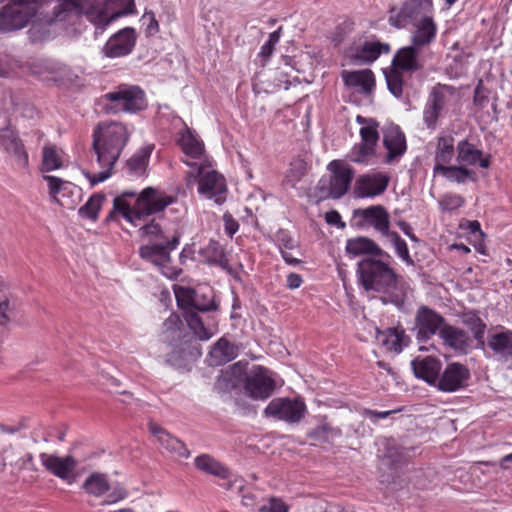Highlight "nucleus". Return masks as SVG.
<instances>
[{
	"instance_id": "nucleus-1",
	"label": "nucleus",
	"mask_w": 512,
	"mask_h": 512,
	"mask_svg": "<svg viewBox=\"0 0 512 512\" xmlns=\"http://www.w3.org/2000/svg\"><path fill=\"white\" fill-rule=\"evenodd\" d=\"M130 137L129 128L120 122L103 121L93 130V150L96 162L100 168L97 173L84 172L92 185L104 182L111 176L112 170L118 161Z\"/></svg>"
},
{
	"instance_id": "nucleus-2",
	"label": "nucleus",
	"mask_w": 512,
	"mask_h": 512,
	"mask_svg": "<svg viewBox=\"0 0 512 512\" xmlns=\"http://www.w3.org/2000/svg\"><path fill=\"white\" fill-rule=\"evenodd\" d=\"M177 197L155 188H144L140 193L124 191L113 201L114 211L134 226H139L144 217L164 211L175 203Z\"/></svg>"
},
{
	"instance_id": "nucleus-3",
	"label": "nucleus",
	"mask_w": 512,
	"mask_h": 512,
	"mask_svg": "<svg viewBox=\"0 0 512 512\" xmlns=\"http://www.w3.org/2000/svg\"><path fill=\"white\" fill-rule=\"evenodd\" d=\"M360 280L366 290L387 293L391 302L397 306L404 303L406 293L398 287L396 275L387 264L370 258L363 259L358 264Z\"/></svg>"
},
{
	"instance_id": "nucleus-4",
	"label": "nucleus",
	"mask_w": 512,
	"mask_h": 512,
	"mask_svg": "<svg viewBox=\"0 0 512 512\" xmlns=\"http://www.w3.org/2000/svg\"><path fill=\"white\" fill-rule=\"evenodd\" d=\"M356 121L361 125L359 134L360 143L355 144L350 150L349 159L357 164L372 165L379 161L377 143L379 140L378 122L372 118L358 115Z\"/></svg>"
},
{
	"instance_id": "nucleus-5",
	"label": "nucleus",
	"mask_w": 512,
	"mask_h": 512,
	"mask_svg": "<svg viewBox=\"0 0 512 512\" xmlns=\"http://www.w3.org/2000/svg\"><path fill=\"white\" fill-rule=\"evenodd\" d=\"M203 166L187 173V184L190 185L198 179V193L214 200L217 204H221L225 200L227 192L226 181L221 174L212 168V161L205 163Z\"/></svg>"
},
{
	"instance_id": "nucleus-6",
	"label": "nucleus",
	"mask_w": 512,
	"mask_h": 512,
	"mask_svg": "<svg viewBox=\"0 0 512 512\" xmlns=\"http://www.w3.org/2000/svg\"><path fill=\"white\" fill-rule=\"evenodd\" d=\"M434 16L433 0H405L400 7L389 10L388 22L402 29L408 25Z\"/></svg>"
},
{
	"instance_id": "nucleus-7",
	"label": "nucleus",
	"mask_w": 512,
	"mask_h": 512,
	"mask_svg": "<svg viewBox=\"0 0 512 512\" xmlns=\"http://www.w3.org/2000/svg\"><path fill=\"white\" fill-rule=\"evenodd\" d=\"M179 241L180 236L174 235L171 241L144 245L140 247V256L142 259L158 267L165 277L170 279L176 278L181 273V269L171 265L169 252L178 246Z\"/></svg>"
},
{
	"instance_id": "nucleus-8",
	"label": "nucleus",
	"mask_w": 512,
	"mask_h": 512,
	"mask_svg": "<svg viewBox=\"0 0 512 512\" xmlns=\"http://www.w3.org/2000/svg\"><path fill=\"white\" fill-rule=\"evenodd\" d=\"M328 169L331 173L330 179H322L319 182V189L326 196L339 199L348 191L354 177V170L342 160H333L329 163Z\"/></svg>"
},
{
	"instance_id": "nucleus-9",
	"label": "nucleus",
	"mask_w": 512,
	"mask_h": 512,
	"mask_svg": "<svg viewBox=\"0 0 512 512\" xmlns=\"http://www.w3.org/2000/svg\"><path fill=\"white\" fill-rule=\"evenodd\" d=\"M179 145L184 157L183 163L190 167V170L200 166L204 167L205 163H209L210 158L206 154L205 145L199 135L186 125L179 132L177 137Z\"/></svg>"
},
{
	"instance_id": "nucleus-10",
	"label": "nucleus",
	"mask_w": 512,
	"mask_h": 512,
	"mask_svg": "<svg viewBox=\"0 0 512 512\" xmlns=\"http://www.w3.org/2000/svg\"><path fill=\"white\" fill-rule=\"evenodd\" d=\"M276 385V377L271 370L254 366L245 378L244 390L254 400H265L273 393Z\"/></svg>"
},
{
	"instance_id": "nucleus-11",
	"label": "nucleus",
	"mask_w": 512,
	"mask_h": 512,
	"mask_svg": "<svg viewBox=\"0 0 512 512\" xmlns=\"http://www.w3.org/2000/svg\"><path fill=\"white\" fill-rule=\"evenodd\" d=\"M306 412V405L300 399L275 398L264 410L267 417L289 423L299 422Z\"/></svg>"
},
{
	"instance_id": "nucleus-12",
	"label": "nucleus",
	"mask_w": 512,
	"mask_h": 512,
	"mask_svg": "<svg viewBox=\"0 0 512 512\" xmlns=\"http://www.w3.org/2000/svg\"><path fill=\"white\" fill-rule=\"evenodd\" d=\"M51 199L67 209H73L80 200L81 189L73 183L52 175L43 176Z\"/></svg>"
},
{
	"instance_id": "nucleus-13",
	"label": "nucleus",
	"mask_w": 512,
	"mask_h": 512,
	"mask_svg": "<svg viewBox=\"0 0 512 512\" xmlns=\"http://www.w3.org/2000/svg\"><path fill=\"white\" fill-rule=\"evenodd\" d=\"M390 177L381 171H371L360 175L354 184L353 193L356 198L373 199L385 193Z\"/></svg>"
},
{
	"instance_id": "nucleus-14",
	"label": "nucleus",
	"mask_w": 512,
	"mask_h": 512,
	"mask_svg": "<svg viewBox=\"0 0 512 512\" xmlns=\"http://www.w3.org/2000/svg\"><path fill=\"white\" fill-rule=\"evenodd\" d=\"M106 98L115 102V108L134 113L145 108V96L137 86L121 85L117 90L106 94Z\"/></svg>"
},
{
	"instance_id": "nucleus-15",
	"label": "nucleus",
	"mask_w": 512,
	"mask_h": 512,
	"mask_svg": "<svg viewBox=\"0 0 512 512\" xmlns=\"http://www.w3.org/2000/svg\"><path fill=\"white\" fill-rule=\"evenodd\" d=\"M445 324L444 318L439 313L426 306H421L415 316L414 329L418 339L428 340L436 333L440 336V329Z\"/></svg>"
},
{
	"instance_id": "nucleus-16",
	"label": "nucleus",
	"mask_w": 512,
	"mask_h": 512,
	"mask_svg": "<svg viewBox=\"0 0 512 512\" xmlns=\"http://www.w3.org/2000/svg\"><path fill=\"white\" fill-rule=\"evenodd\" d=\"M452 95V89L447 86L439 87L432 91L423 111V121L427 128L436 129L438 118L448 105Z\"/></svg>"
},
{
	"instance_id": "nucleus-17",
	"label": "nucleus",
	"mask_w": 512,
	"mask_h": 512,
	"mask_svg": "<svg viewBox=\"0 0 512 512\" xmlns=\"http://www.w3.org/2000/svg\"><path fill=\"white\" fill-rule=\"evenodd\" d=\"M87 493L92 494L96 497H100L106 493L107 500L106 504H113L118 501L125 499L128 495L127 491L121 486L111 487L105 477L102 474H92L89 476L83 485Z\"/></svg>"
},
{
	"instance_id": "nucleus-18",
	"label": "nucleus",
	"mask_w": 512,
	"mask_h": 512,
	"mask_svg": "<svg viewBox=\"0 0 512 512\" xmlns=\"http://www.w3.org/2000/svg\"><path fill=\"white\" fill-rule=\"evenodd\" d=\"M470 377V372L461 363H450L438 377L436 386L444 392H454L464 387Z\"/></svg>"
},
{
	"instance_id": "nucleus-19",
	"label": "nucleus",
	"mask_w": 512,
	"mask_h": 512,
	"mask_svg": "<svg viewBox=\"0 0 512 512\" xmlns=\"http://www.w3.org/2000/svg\"><path fill=\"white\" fill-rule=\"evenodd\" d=\"M136 43V33L133 28L121 29L106 42L103 52L109 58L126 56L131 53Z\"/></svg>"
},
{
	"instance_id": "nucleus-20",
	"label": "nucleus",
	"mask_w": 512,
	"mask_h": 512,
	"mask_svg": "<svg viewBox=\"0 0 512 512\" xmlns=\"http://www.w3.org/2000/svg\"><path fill=\"white\" fill-rule=\"evenodd\" d=\"M383 144L387 150L383 161L387 164L400 158L407 148L404 133L394 124L386 125L383 129Z\"/></svg>"
},
{
	"instance_id": "nucleus-21",
	"label": "nucleus",
	"mask_w": 512,
	"mask_h": 512,
	"mask_svg": "<svg viewBox=\"0 0 512 512\" xmlns=\"http://www.w3.org/2000/svg\"><path fill=\"white\" fill-rule=\"evenodd\" d=\"M40 460L42 465L54 476L69 483L74 481L76 461L73 457H58L47 453H41Z\"/></svg>"
},
{
	"instance_id": "nucleus-22",
	"label": "nucleus",
	"mask_w": 512,
	"mask_h": 512,
	"mask_svg": "<svg viewBox=\"0 0 512 512\" xmlns=\"http://www.w3.org/2000/svg\"><path fill=\"white\" fill-rule=\"evenodd\" d=\"M443 344L458 354H467L473 347V340L466 331L450 324L440 329Z\"/></svg>"
},
{
	"instance_id": "nucleus-23",
	"label": "nucleus",
	"mask_w": 512,
	"mask_h": 512,
	"mask_svg": "<svg viewBox=\"0 0 512 512\" xmlns=\"http://www.w3.org/2000/svg\"><path fill=\"white\" fill-rule=\"evenodd\" d=\"M411 35L410 40L416 47H426L434 42L437 36V23L434 16L421 21L410 24Z\"/></svg>"
},
{
	"instance_id": "nucleus-24",
	"label": "nucleus",
	"mask_w": 512,
	"mask_h": 512,
	"mask_svg": "<svg viewBox=\"0 0 512 512\" xmlns=\"http://www.w3.org/2000/svg\"><path fill=\"white\" fill-rule=\"evenodd\" d=\"M149 430L156 438L157 442L166 449L175 459H187L190 455L189 450L184 443L173 437L155 423L149 424Z\"/></svg>"
},
{
	"instance_id": "nucleus-25",
	"label": "nucleus",
	"mask_w": 512,
	"mask_h": 512,
	"mask_svg": "<svg viewBox=\"0 0 512 512\" xmlns=\"http://www.w3.org/2000/svg\"><path fill=\"white\" fill-rule=\"evenodd\" d=\"M0 145L14 158L18 165L22 167L28 165V155L23 144L11 128H4L0 131Z\"/></svg>"
},
{
	"instance_id": "nucleus-26",
	"label": "nucleus",
	"mask_w": 512,
	"mask_h": 512,
	"mask_svg": "<svg viewBox=\"0 0 512 512\" xmlns=\"http://www.w3.org/2000/svg\"><path fill=\"white\" fill-rule=\"evenodd\" d=\"M412 369L417 378L430 384H436L441 370V362L431 356L417 357L411 362Z\"/></svg>"
},
{
	"instance_id": "nucleus-27",
	"label": "nucleus",
	"mask_w": 512,
	"mask_h": 512,
	"mask_svg": "<svg viewBox=\"0 0 512 512\" xmlns=\"http://www.w3.org/2000/svg\"><path fill=\"white\" fill-rule=\"evenodd\" d=\"M457 156L456 160L458 164L464 167L473 166L479 163L480 167L488 168L490 161L487 157L482 156V151L477 149L473 144L467 140H461L456 146Z\"/></svg>"
},
{
	"instance_id": "nucleus-28",
	"label": "nucleus",
	"mask_w": 512,
	"mask_h": 512,
	"mask_svg": "<svg viewBox=\"0 0 512 512\" xmlns=\"http://www.w3.org/2000/svg\"><path fill=\"white\" fill-rule=\"evenodd\" d=\"M359 215L374 227L382 236L386 237L390 230V216L387 210L381 205L370 206L359 211Z\"/></svg>"
},
{
	"instance_id": "nucleus-29",
	"label": "nucleus",
	"mask_w": 512,
	"mask_h": 512,
	"mask_svg": "<svg viewBox=\"0 0 512 512\" xmlns=\"http://www.w3.org/2000/svg\"><path fill=\"white\" fill-rule=\"evenodd\" d=\"M455 156V139L453 135L443 133L437 137L436 148L434 151V166L444 167L452 161Z\"/></svg>"
},
{
	"instance_id": "nucleus-30",
	"label": "nucleus",
	"mask_w": 512,
	"mask_h": 512,
	"mask_svg": "<svg viewBox=\"0 0 512 512\" xmlns=\"http://www.w3.org/2000/svg\"><path fill=\"white\" fill-rule=\"evenodd\" d=\"M342 78L347 86L357 88L363 93H370L375 87L374 74L369 69L343 71Z\"/></svg>"
},
{
	"instance_id": "nucleus-31",
	"label": "nucleus",
	"mask_w": 512,
	"mask_h": 512,
	"mask_svg": "<svg viewBox=\"0 0 512 512\" xmlns=\"http://www.w3.org/2000/svg\"><path fill=\"white\" fill-rule=\"evenodd\" d=\"M238 355V347L221 337L211 348L209 352L211 365L219 366L235 359Z\"/></svg>"
},
{
	"instance_id": "nucleus-32",
	"label": "nucleus",
	"mask_w": 512,
	"mask_h": 512,
	"mask_svg": "<svg viewBox=\"0 0 512 512\" xmlns=\"http://www.w3.org/2000/svg\"><path fill=\"white\" fill-rule=\"evenodd\" d=\"M422 47H416L411 43L398 50L393 59V65L396 69L403 71H414L421 67L419 62V51Z\"/></svg>"
},
{
	"instance_id": "nucleus-33",
	"label": "nucleus",
	"mask_w": 512,
	"mask_h": 512,
	"mask_svg": "<svg viewBox=\"0 0 512 512\" xmlns=\"http://www.w3.org/2000/svg\"><path fill=\"white\" fill-rule=\"evenodd\" d=\"M186 321L200 340H208L218 332V321L215 318H210L204 323L197 313L187 312Z\"/></svg>"
},
{
	"instance_id": "nucleus-34",
	"label": "nucleus",
	"mask_w": 512,
	"mask_h": 512,
	"mask_svg": "<svg viewBox=\"0 0 512 512\" xmlns=\"http://www.w3.org/2000/svg\"><path fill=\"white\" fill-rule=\"evenodd\" d=\"M31 71L43 80H57L65 76L69 72V69L60 63L38 60L32 64Z\"/></svg>"
},
{
	"instance_id": "nucleus-35",
	"label": "nucleus",
	"mask_w": 512,
	"mask_h": 512,
	"mask_svg": "<svg viewBox=\"0 0 512 512\" xmlns=\"http://www.w3.org/2000/svg\"><path fill=\"white\" fill-rule=\"evenodd\" d=\"M433 176H442L448 181L456 182L458 184H464L467 181L475 180V173L461 164L458 166L448 164L444 167L439 166L437 168H433Z\"/></svg>"
},
{
	"instance_id": "nucleus-36",
	"label": "nucleus",
	"mask_w": 512,
	"mask_h": 512,
	"mask_svg": "<svg viewBox=\"0 0 512 512\" xmlns=\"http://www.w3.org/2000/svg\"><path fill=\"white\" fill-rule=\"evenodd\" d=\"M346 252L352 256L375 255L383 256V250L371 239L357 237L349 239L346 243Z\"/></svg>"
},
{
	"instance_id": "nucleus-37",
	"label": "nucleus",
	"mask_w": 512,
	"mask_h": 512,
	"mask_svg": "<svg viewBox=\"0 0 512 512\" xmlns=\"http://www.w3.org/2000/svg\"><path fill=\"white\" fill-rule=\"evenodd\" d=\"M111 8H117L116 11L108 14L107 12L99 15L97 24L107 26L117 18L132 14L135 10L134 0H111L107 3V11Z\"/></svg>"
},
{
	"instance_id": "nucleus-38",
	"label": "nucleus",
	"mask_w": 512,
	"mask_h": 512,
	"mask_svg": "<svg viewBox=\"0 0 512 512\" xmlns=\"http://www.w3.org/2000/svg\"><path fill=\"white\" fill-rule=\"evenodd\" d=\"M489 347L504 359L512 357V331L503 329L492 334L488 341Z\"/></svg>"
},
{
	"instance_id": "nucleus-39",
	"label": "nucleus",
	"mask_w": 512,
	"mask_h": 512,
	"mask_svg": "<svg viewBox=\"0 0 512 512\" xmlns=\"http://www.w3.org/2000/svg\"><path fill=\"white\" fill-rule=\"evenodd\" d=\"M66 160L64 151L54 145H46L42 150V171L50 172L63 167Z\"/></svg>"
},
{
	"instance_id": "nucleus-40",
	"label": "nucleus",
	"mask_w": 512,
	"mask_h": 512,
	"mask_svg": "<svg viewBox=\"0 0 512 512\" xmlns=\"http://www.w3.org/2000/svg\"><path fill=\"white\" fill-rule=\"evenodd\" d=\"M382 344L387 350L399 353L403 346L406 345V335L404 330L398 328H390L380 334L379 337Z\"/></svg>"
},
{
	"instance_id": "nucleus-41",
	"label": "nucleus",
	"mask_w": 512,
	"mask_h": 512,
	"mask_svg": "<svg viewBox=\"0 0 512 512\" xmlns=\"http://www.w3.org/2000/svg\"><path fill=\"white\" fill-rule=\"evenodd\" d=\"M390 47L388 44L379 41L366 42L356 55V59L363 63L375 61L382 53H388Z\"/></svg>"
},
{
	"instance_id": "nucleus-42",
	"label": "nucleus",
	"mask_w": 512,
	"mask_h": 512,
	"mask_svg": "<svg viewBox=\"0 0 512 512\" xmlns=\"http://www.w3.org/2000/svg\"><path fill=\"white\" fill-rule=\"evenodd\" d=\"M195 466L205 473L212 474L223 479L228 478L230 474L221 463L206 454L200 455L195 459Z\"/></svg>"
},
{
	"instance_id": "nucleus-43",
	"label": "nucleus",
	"mask_w": 512,
	"mask_h": 512,
	"mask_svg": "<svg viewBox=\"0 0 512 512\" xmlns=\"http://www.w3.org/2000/svg\"><path fill=\"white\" fill-rule=\"evenodd\" d=\"M151 152V146L143 147L138 152H136L127 161V169L129 173L135 176L143 175L146 171Z\"/></svg>"
},
{
	"instance_id": "nucleus-44",
	"label": "nucleus",
	"mask_w": 512,
	"mask_h": 512,
	"mask_svg": "<svg viewBox=\"0 0 512 512\" xmlns=\"http://www.w3.org/2000/svg\"><path fill=\"white\" fill-rule=\"evenodd\" d=\"M462 322L473 333L474 339L480 347L485 344L484 335L486 331V324L474 312H467L462 317Z\"/></svg>"
},
{
	"instance_id": "nucleus-45",
	"label": "nucleus",
	"mask_w": 512,
	"mask_h": 512,
	"mask_svg": "<svg viewBox=\"0 0 512 512\" xmlns=\"http://www.w3.org/2000/svg\"><path fill=\"white\" fill-rule=\"evenodd\" d=\"M199 254L203 261L210 264L223 265L225 262V253L218 242L210 240L205 246L200 248Z\"/></svg>"
},
{
	"instance_id": "nucleus-46",
	"label": "nucleus",
	"mask_w": 512,
	"mask_h": 512,
	"mask_svg": "<svg viewBox=\"0 0 512 512\" xmlns=\"http://www.w3.org/2000/svg\"><path fill=\"white\" fill-rule=\"evenodd\" d=\"M191 308L198 311H210L217 309L211 289L208 287L197 289Z\"/></svg>"
},
{
	"instance_id": "nucleus-47",
	"label": "nucleus",
	"mask_w": 512,
	"mask_h": 512,
	"mask_svg": "<svg viewBox=\"0 0 512 512\" xmlns=\"http://www.w3.org/2000/svg\"><path fill=\"white\" fill-rule=\"evenodd\" d=\"M385 238L393 245L397 256L408 265L413 264L406 242L395 231H392Z\"/></svg>"
},
{
	"instance_id": "nucleus-48",
	"label": "nucleus",
	"mask_w": 512,
	"mask_h": 512,
	"mask_svg": "<svg viewBox=\"0 0 512 512\" xmlns=\"http://www.w3.org/2000/svg\"><path fill=\"white\" fill-rule=\"evenodd\" d=\"M103 201V195L94 194L89 198L86 204L79 209V215L84 218L95 220L98 216V212L103 204Z\"/></svg>"
},
{
	"instance_id": "nucleus-49",
	"label": "nucleus",
	"mask_w": 512,
	"mask_h": 512,
	"mask_svg": "<svg viewBox=\"0 0 512 512\" xmlns=\"http://www.w3.org/2000/svg\"><path fill=\"white\" fill-rule=\"evenodd\" d=\"M195 293V289L180 285L174 286V294L176 297L177 304L182 309H189L192 307Z\"/></svg>"
},
{
	"instance_id": "nucleus-50",
	"label": "nucleus",
	"mask_w": 512,
	"mask_h": 512,
	"mask_svg": "<svg viewBox=\"0 0 512 512\" xmlns=\"http://www.w3.org/2000/svg\"><path fill=\"white\" fill-rule=\"evenodd\" d=\"M306 173V162L302 159H295L291 162L290 168L286 174V181L291 186H295Z\"/></svg>"
},
{
	"instance_id": "nucleus-51",
	"label": "nucleus",
	"mask_w": 512,
	"mask_h": 512,
	"mask_svg": "<svg viewBox=\"0 0 512 512\" xmlns=\"http://www.w3.org/2000/svg\"><path fill=\"white\" fill-rule=\"evenodd\" d=\"M388 89L395 97H401L403 92V79L398 69L385 73Z\"/></svg>"
},
{
	"instance_id": "nucleus-52",
	"label": "nucleus",
	"mask_w": 512,
	"mask_h": 512,
	"mask_svg": "<svg viewBox=\"0 0 512 512\" xmlns=\"http://www.w3.org/2000/svg\"><path fill=\"white\" fill-rule=\"evenodd\" d=\"M13 452V449H6L4 452L5 460H10V464L14 465L17 470H36L32 454L24 453L19 457V459L15 461V463H13L11 460V455L13 454Z\"/></svg>"
},
{
	"instance_id": "nucleus-53",
	"label": "nucleus",
	"mask_w": 512,
	"mask_h": 512,
	"mask_svg": "<svg viewBox=\"0 0 512 512\" xmlns=\"http://www.w3.org/2000/svg\"><path fill=\"white\" fill-rule=\"evenodd\" d=\"M140 237L147 240H163V232L160 225L152 220L139 228Z\"/></svg>"
},
{
	"instance_id": "nucleus-54",
	"label": "nucleus",
	"mask_w": 512,
	"mask_h": 512,
	"mask_svg": "<svg viewBox=\"0 0 512 512\" xmlns=\"http://www.w3.org/2000/svg\"><path fill=\"white\" fill-rule=\"evenodd\" d=\"M259 512H288L289 506L279 498L271 497L258 508Z\"/></svg>"
},
{
	"instance_id": "nucleus-55",
	"label": "nucleus",
	"mask_w": 512,
	"mask_h": 512,
	"mask_svg": "<svg viewBox=\"0 0 512 512\" xmlns=\"http://www.w3.org/2000/svg\"><path fill=\"white\" fill-rule=\"evenodd\" d=\"M439 204L442 210L452 211L461 207L464 204V199L457 194H446L442 197Z\"/></svg>"
},
{
	"instance_id": "nucleus-56",
	"label": "nucleus",
	"mask_w": 512,
	"mask_h": 512,
	"mask_svg": "<svg viewBox=\"0 0 512 512\" xmlns=\"http://www.w3.org/2000/svg\"><path fill=\"white\" fill-rule=\"evenodd\" d=\"M60 7L62 10L61 13L67 12L79 15L83 10V0H62Z\"/></svg>"
},
{
	"instance_id": "nucleus-57",
	"label": "nucleus",
	"mask_w": 512,
	"mask_h": 512,
	"mask_svg": "<svg viewBox=\"0 0 512 512\" xmlns=\"http://www.w3.org/2000/svg\"><path fill=\"white\" fill-rule=\"evenodd\" d=\"M181 324L182 323H181L180 317L177 314L172 313L164 322V327L167 332L170 331L172 334H175L176 336H180L181 335V332H180Z\"/></svg>"
},
{
	"instance_id": "nucleus-58",
	"label": "nucleus",
	"mask_w": 512,
	"mask_h": 512,
	"mask_svg": "<svg viewBox=\"0 0 512 512\" xmlns=\"http://www.w3.org/2000/svg\"><path fill=\"white\" fill-rule=\"evenodd\" d=\"M394 411H374L370 409H365L362 413V415L366 418H369L373 422H377L379 419H385L389 415H391Z\"/></svg>"
},
{
	"instance_id": "nucleus-59",
	"label": "nucleus",
	"mask_w": 512,
	"mask_h": 512,
	"mask_svg": "<svg viewBox=\"0 0 512 512\" xmlns=\"http://www.w3.org/2000/svg\"><path fill=\"white\" fill-rule=\"evenodd\" d=\"M223 218L225 223V230L230 236H232L237 232L239 225L230 214H225Z\"/></svg>"
},
{
	"instance_id": "nucleus-60",
	"label": "nucleus",
	"mask_w": 512,
	"mask_h": 512,
	"mask_svg": "<svg viewBox=\"0 0 512 512\" xmlns=\"http://www.w3.org/2000/svg\"><path fill=\"white\" fill-rule=\"evenodd\" d=\"M303 280L302 277L297 273H290L286 278V286L289 289H297L301 286Z\"/></svg>"
},
{
	"instance_id": "nucleus-61",
	"label": "nucleus",
	"mask_w": 512,
	"mask_h": 512,
	"mask_svg": "<svg viewBox=\"0 0 512 512\" xmlns=\"http://www.w3.org/2000/svg\"><path fill=\"white\" fill-rule=\"evenodd\" d=\"M8 310L9 302L7 300H0V326L6 325L9 322Z\"/></svg>"
},
{
	"instance_id": "nucleus-62",
	"label": "nucleus",
	"mask_w": 512,
	"mask_h": 512,
	"mask_svg": "<svg viewBox=\"0 0 512 512\" xmlns=\"http://www.w3.org/2000/svg\"><path fill=\"white\" fill-rule=\"evenodd\" d=\"M325 219L328 224H331V225L341 224L342 227L345 226V224L341 222V216L337 211L327 212L325 215Z\"/></svg>"
},
{
	"instance_id": "nucleus-63",
	"label": "nucleus",
	"mask_w": 512,
	"mask_h": 512,
	"mask_svg": "<svg viewBox=\"0 0 512 512\" xmlns=\"http://www.w3.org/2000/svg\"><path fill=\"white\" fill-rule=\"evenodd\" d=\"M143 18L149 19V24L147 25V31L149 34H154L158 31V22L156 21L154 15L152 13L144 14Z\"/></svg>"
},
{
	"instance_id": "nucleus-64",
	"label": "nucleus",
	"mask_w": 512,
	"mask_h": 512,
	"mask_svg": "<svg viewBox=\"0 0 512 512\" xmlns=\"http://www.w3.org/2000/svg\"><path fill=\"white\" fill-rule=\"evenodd\" d=\"M398 226L412 241H417L415 234L412 232L411 226L407 222L401 221L398 223Z\"/></svg>"
}]
</instances>
